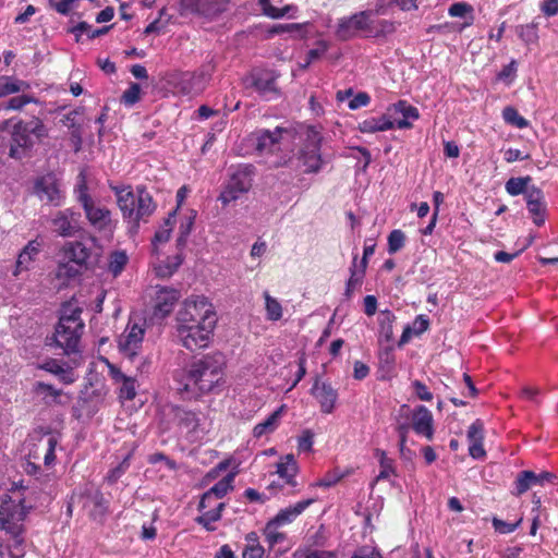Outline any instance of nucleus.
I'll list each match as a JSON object with an SVG mask.
<instances>
[{
  "mask_svg": "<svg viewBox=\"0 0 558 558\" xmlns=\"http://www.w3.org/2000/svg\"><path fill=\"white\" fill-rule=\"evenodd\" d=\"M305 144L301 150V161L305 167V172L315 173L322 169L323 159L320 155V133L315 128L306 130Z\"/></svg>",
  "mask_w": 558,
  "mask_h": 558,
  "instance_id": "14",
  "label": "nucleus"
},
{
  "mask_svg": "<svg viewBox=\"0 0 558 558\" xmlns=\"http://www.w3.org/2000/svg\"><path fill=\"white\" fill-rule=\"evenodd\" d=\"M399 26L397 21L371 17L368 38H386L396 33Z\"/></svg>",
  "mask_w": 558,
  "mask_h": 558,
  "instance_id": "33",
  "label": "nucleus"
},
{
  "mask_svg": "<svg viewBox=\"0 0 558 558\" xmlns=\"http://www.w3.org/2000/svg\"><path fill=\"white\" fill-rule=\"evenodd\" d=\"M404 233L399 229L392 230L388 235V253L396 254L404 246Z\"/></svg>",
  "mask_w": 558,
  "mask_h": 558,
  "instance_id": "56",
  "label": "nucleus"
},
{
  "mask_svg": "<svg viewBox=\"0 0 558 558\" xmlns=\"http://www.w3.org/2000/svg\"><path fill=\"white\" fill-rule=\"evenodd\" d=\"M35 99L28 95H20L10 98L4 105V109L8 110H21L26 105L34 102Z\"/></svg>",
  "mask_w": 558,
  "mask_h": 558,
  "instance_id": "60",
  "label": "nucleus"
},
{
  "mask_svg": "<svg viewBox=\"0 0 558 558\" xmlns=\"http://www.w3.org/2000/svg\"><path fill=\"white\" fill-rule=\"evenodd\" d=\"M284 409L286 405L279 407L267 418L256 424L253 428V436L255 438H262L263 436L274 433L280 424Z\"/></svg>",
  "mask_w": 558,
  "mask_h": 558,
  "instance_id": "34",
  "label": "nucleus"
},
{
  "mask_svg": "<svg viewBox=\"0 0 558 558\" xmlns=\"http://www.w3.org/2000/svg\"><path fill=\"white\" fill-rule=\"evenodd\" d=\"M74 195L77 203L82 206L88 223L104 238L110 240L116 229L111 211L93 199L83 175L74 187Z\"/></svg>",
  "mask_w": 558,
  "mask_h": 558,
  "instance_id": "4",
  "label": "nucleus"
},
{
  "mask_svg": "<svg viewBox=\"0 0 558 558\" xmlns=\"http://www.w3.org/2000/svg\"><path fill=\"white\" fill-rule=\"evenodd\" d=\"M396 7L395 0H376L373 8L366 10L371 12V17L388 15Z\"/></svg>",
  "mask_w": 558,
  "mask_h": 558,
  "instance_id": "57",
  "label": "nucleus"
},
{
  "mask_svg": "<svg viewBox=\"0 0 558 558\" xmlns=\"http://www.w3.org/2000/svg\"><path fill=\"white\" fill-rule=\"evenodd\" d=\"M235 478V473L230 472L219 482H217L211 488H209L206 493L203 494L201 501L198 504V510H204L210 507L211 500L214 498L221 499L229 492L233 489V483Z\"/></svg>",
  "mask_w": 558,
  "mask_h": 558,
  "instance_id": "25",
  "label": "nucleus"
},
{
  "mask_svg": "<svg viewBox=\"0 0 558 558\" xmlns=\"http://www.w3.org/2000/svg\"><path fill=\"white\" fill-rule=\"evenodd\" d=\"M282 133H287V130L279 126L274 131H260L256 137V149L260 153L271 151L279 143Z\"/></svg>",
  "mask_w": 558,
  "mask_h": 558,
  "instance_id": "35",
  "label": "nucleus"
},
{
  "mask_svg": "<svg viewBox=\"0 0 558 558\" xmlns=\"http://www.w3.org/2000/svg\"><path fill=\"white\" fill-rule=\"evenodd\" d=\"M34 194L46 205L61 206L64 201V193L60 180L53 174H46L36 179Z\"/></svg>",
  "mask_w": 558,
  "mask_h": 558,
  "instance_id": "15",
  "label": "nucleus"
},
{
  "mask_svg": "<svg viewBox=\"0 0 558 558\" xmlns=\"http://www.w3.org/2000/svg\"><path fill=\"white\" fill-rule=\"evenodd\" d=\"M146 331V322L131 318L118 339L119 351L123 356L133 360L142 350Z\"/></svg>",
  "mask_w": 558,
  "mask_h": 558,
  "instance_id": "10",
  "label": "nucleus"
},
{
  "mask_svg": "<svg viewBox=\"0 0 558 558\" xmlns=\"http://www.w3.org/2000/svg\"><path fill=\"white\" fill-rule=\"evenodd\" d=\"M313 23L307 21L303 23H288V24H274L262 26L264 29V37L270 39L276 35L288 33L293 39H306L308 37L310 28Z\"/></svg>",
  "mask_w": 558,
  "mask_h": 558,
  "instance_id": "22",
  "label": "nucleus"
},
{
  "mask_svg": "<svg viewBox=\"0 0 558 558\" xmlns=\"http://www.w3.org/2000/svg\"><path fill=\"white\" fill-rule=\"evenodd\" d=\"M214 70V58H211L208 64L203 65L197 72L181 73L177 84L178 89L187 96L201 94L205 89Z\"/></svg>",
  "mask_w": 558,
  "mask_h": 558,
  "instance_id": "13",
  "label": "nucleus"
},
{
  "mask_svg": "<svg viewBox=\"0 0 558 558\" xmlns=\"http://www.w3.org/2000/svg\"><path fill=\"white\" fill-rule=\"evenodd\" d=\"M111 26H104L101 28L94 29L89 24L86 22H80L77 25H75L71 32L78 38L83 34H86L88 38L94 39L96 37H99L101 35H105Z\"/></svg>",
  "mask_w": 558,
  "mask_h": 558,
  "instance_id": "52",
  "label": "nucleus"
},
{
  "mask_svg": "<svg viewBox=\"0 0 558 558\" xmlns=\"http://www.w3.org/2000/svg\"><path fill=\"white\" fill-rule=\"evenodd\" d=\"M357 256L355 255L353 258V264L350 268V278L347 281L345 287V296L351 298L353 292L361 287L363 282V278L365 276V267H362L361 265H357L356 263Z\"/></svg>",
  "mask_w": 558,
  "mask_h": 558,
  "instance_id": "38",
  "label": "nucleus"
},
{
  "mask_svg": "<svg viewBox=\"0 0 558 558\" xmlns=\"http://www.w3.org/2000/svg\"><path fill=\"white\" fill-rule=\"evenodd\" d=\"M369 102H371L369 95L365 92H360L355 96H352V98L350 99V101L348 104V107L350 110H356L362 107L368 106Z\"/></svg>",
  "mask_w": 558,
  "mask_h": 558,
  "instance_id": "63",
  "label": "nucleus"
},
{
  "mask_svg": "<svg viewBox=\"0 0 558 558\" xmlns=\"http://www.w3.org/2000/svg\"><path fill=\"white\" fill-rule=\"evenodd\" d=\"M226 507L225 502H219L214 509L203 511L201 515H198L195 521L204 526L206 531H215V526H213V523L219 521L222 515V511Z\"/></svg>",
  "mask_w": 558,
  "mask_h": 558,
  "instance_id": "40",
  "label": "nucleus"
},
{
  "mask_svg": "<svg viewBox=\"0 0 558 558\" xmlns=\"http://www.w3.org/2000/svg\"><path fill=\"white\" fill-rule=\"evenodd\" d=\"M92 251L81 241L66 242L62 248V259L57 268L59 279H73L87 269Z\"/></svg>",
  "mask_w": 558,
  "mask_h": 558,
  "instance_id": "7",
  "label": "nucleus"
},
{
  "mask_svg": "<svg viewBox=\"0 0 558 558\" xmlns=\"http://www.w3.org/2000/svg\"><path fill=\"white\" fill-rule=\"evenodd\" d=\"M315 501V498H308L301 500L293 506L286 507L281 509L270 521L280 526L290 524Z\"/></svg>",
  "mask_w": 558,
  "mask_h": 558,
  "instance_id": "29",
  "label": "nucleus"
},
{
  "mask_svg": "<svg viewBox=\"0 0 558 558\" xmlns=\"http://www.w3.org/2000/svg\"><path fill=\"white\" fill-rule=\"evenodd\" d=\"M389 112L392 116H402V118L416 120L418 119V110L409 105L405 100H399L397 104H393L389 107Z\"/></svg>",
  "mask_w": 558,
  "mask_h": 558,
  "instance_id": "50",
  "label": "nucleus"
},
{
  "mask_svg": "<svg viewBox=\"0 0 558 558\" xmlns=\"http://www.w3.org/2000/svg\"><path fill=\"white\" fill-rule=\"evenodd\" d=\"M180 296V291L174 288L156 286L154 319L162 320L169 316Z\"/></svg>",
  "mask_w": 558,
  "mask_h": 558,
  "instance_id": "17",
  "label": "nucleus"
},
{
  "mask_svg": "<svg viewBox=\"0 0 558 558\" xmlns=\"http://www.w3.org/2000/svg\"><path fill=\"white\" fill-rule=\"evenodd\" d=\"M26 83L12 76H0V98L23 90Z\"/></svg>",
  "mask_w": 558,
  "mask_h": 558,
  "instance_id": "46",
  "label": "nucleus"
},
{
  "mask_svg": "<svg viewBox=\"0 0 558 558\" xmlns=\"http://www.w3.org/2000/svg\"><path fill=\"white\" fill-rule=\"evenodd\" d=\"M40 369H44L50 374H53L65 385H70L75 381L76 377L72 367L66 363H61L58 360L50 359L39 365Z\"/></svg>",
  "mask_w": 558,
  "mask_h": 558,
  "instance_id": "31",
  "label": "nucleus"
},
{
  "mask_svg": "<svg viewBox=\"0 0 558 558\" xmlns=\"http://www.w3.org/2000/svg\"><path fill=\"white\" fill-rule=\"evenodd\" d=\"M537 485L536 473L533 471H521L514 481V494L520 496L531 487Z\"/></svg>",
  "mask_w": 558,
  "mask_h": 558,
  "instance_id": "41",
  "label": "nucleus"
},
{
  "mask_svg": "<svg viewBox=\"0 0 558 558\" xmlns=\"http://www.w3.org/2000/svg\"><path fill=\"white\" fill-rule=\"evenodd\" d=\"M81 214L66 208L59 210L52 219L54 231L63 238H70L75 235L81 230Z\"/></svg>",
  "mask_w": 558,
  "mask_h": 558,
  "instance_id": "18",
  "label": "nucleus"
},
{
  "mask_svg": "<svg viewBox=\"0 0 558 558\" xmlns=\"http://www.w3.org/2000/svg\"><path fill=\"white\" fill-rule=\"evenodd\" d=\"M34 391L37 393V395H44V396H49L51 398H53L54 400L61 396V390L59 389H56L53 386L49 385V384H46V383H43V381H37L35 385H34Z\"/></svg>",
  "mask_w": 558,
  "mask_h": 558,
  "instance_id": "61",
  "label": "nucleus"
},
{
  "mask_svg": "<svg viewBox=\"0 0 558 558\" xmlns=\"http://www.w3.org/2000/svg\"><path fill=\"white\" fill-rule=\"evenodd\" d=\"M57 446V439L54 436H47L41 437L38 442L34 446L35 448L31 450L28 454V460L25 464V472L27 474L35 475L37 474V471L39 470V465L36 464L34 461H31V459L39 460L44 459L45 465L49 466L54 462L56 456L54 450Z\"/></svg>",
  "mask_w": 558,
  "mask_h": 558,
  "instance_id": "16",
  "label": "nucleus"
},
{
  "mask_svg": "<svg viewBox=\"0 0 558 558\" xmlns=\"http://www.w3.org/2000/svg\"><path fill=\"white\" fill-rule=\"evenodd\" d=\"M395 122L392 121L389 109L379 117H369L359 123V131L362 133H376L392 130Z\"/></svg>",
  "mask_w": 558,
  "mask_h": 558,
  "instance_id": "30",
  "label": "nucleus"
},
{
  "mask_svg": "<svg viewBox=\"0 0 558 558\" xmlns=\"http://www.w3.org/2000/svg\"><path fill=\"white\" fill-rule=\"evenodd\" d=\"M266 319L278 322L283 316V308L280 302L271 296L267 291L264 292Z\"/></svg>",
  "mask_w": 558,
  "mask_h": 558,
  "instance_id": "43",
  "label": "nucleus"
},
{
  "mask_svg": "<svg viewBox=\"0 0 558 558\" xmlns=\"http://www.w3.org/2000/svg\"><path fill=\"white\" fill-rule=\"evenodd\" d=\"M469 441V453L473 459H483L486 451L483 447L484 440V424L481 420L474 421L466 433Z\"/></svg>",
  "mask_w": 558,
  "mask_h": 558,
  "instance_id": "27",
  "label": "nucleus"
},
{
  "mask_svg": "<svg viewBox=\"0 0 558 558\" xmlns=\"http://www.w3.org/2000/svg\"><path fill=\"white\" fill-rule=\"evenodd\" d=\"M252 173L253 167L248 165L241 166L233 172L219 196L222 205L227 206L248 192L252 186Z\"/></svg>",
  "mask_w": 558,
  "mask_h": 558,
  "instance_id": "11",
  "label": "nucleus"
},
{
  "mask_svg": "<svg viewBox=\"0 0 558 558\" xmlns=\"http://www.w3.org/2000/svg\"><path fill=\"white\" fill-rule=\"evenodd\" d=\"M171 413L173 421L181 429L185 430L186 433L197 430L201 422L199 413L181 405H173L171 408Z\"/></svg>",
  "mask_w": 558,
  "mask_h": 558,
  "instance_id": "28",
  "label": "nucleus"
},
{
  "mask_svg": "<svg viewBox=\"0 0 558 558\" xmlns=\"http://www.w3.org/2000/svg\"><path fill=\"white\" fill-rule=\"evenodd\" d=\"M515 33L526 45L536 44L538 40V27L535 23L519 25L515 28Z\"/></svg>",
  "mask_w": 558,
  "mask_h": 558,
  "instance_id": "49",
  "label": "nucleus"
},
{
  "mask_svg": "<svg viewBox=\"0 0 558 558\" xmlns=\"http://www.w3.org/2000/svg\"><path fill=\"white\" fill-rule=\"evenodd\" d=\"M108 373L114 384L119 385V397L124 400H133L136 396V379L126 376L117 365L106 360Z\"/></svg>",
  "mask_w": 558,
  "mask_h": 558,
  "instance_id": "23",
  "label": "nucleus"
},
{
  "mask_svg": "<svg viewBox=\"0 0 558 558\" xmlns=\"http://www.w3.org/2000/svg\"><path fill=\"white\" fill-rule=\"evenodd\" d=\"M502 118L507 124L513 125L518 129H525L529 126V121L520 116L514 107H505L502 110Z\"/></svg>",
  "mask_w": 558,
  "mask_h": 558,
  "instance_id": "51",
  "label": "nucleus"
},
{
  "mask_svg": "<svg viewBox=\"0 0 558 558\" xmlns=\"http://www.w3.org/2000/svg\"><path fill=\"white\" fill-rule=\"evenodd\" d=\"M223 356L205 355L192 362L174 376L178 389L189 396L214 391L223 380Z\"/></svg>",
  "mask_w": 558,
  "mask_h": 558,
  "instance_id": "1",
  "label": "nucleus"
},
{
  "mask_svg": "<svg viewBox=\"0 0 558 558\" xmlns=\"http://www.w3.org/2000/svg\"><path fill=\"white\" fill-rule=\"evenodd\" d=\"M473 8L466 2H456L448 9V13L452 17H465L468 14H472ZM473 23V16L470 15V21L464 26H470Z\"/></svg>",
  "mask_w": 558,
  "mask_h": 558,
  "instance_id": "54",
  "label": "nucleus"
},
{
  "mask_svg": "<svg viewBox=\"0 0 558 558\" xmlns=\"http://www.w3.org/2000/svg\"><path fill=\"white\" fill-rule=\"evenodd\" d=\"M193 225H194V216L193 215L185 216L181 220L180 227H179V232H178V238H177L178 251L184 250V247L187 243V238L190 236V234L192 232Z\"/></svg>",
  "mask_w": 558,
  "mask_h": 558,
  "instance_id": "47",
  "label": "nucleus"
},
{
  "mask_svg": "<svg viewBox=\"0 0 558 558\" xmlns=\"http://www.w3.org/2000/svg\"><path fill=\"white\" fill-rule=\"evenodd\" d=\"M40 246L41 244L37 240H33L27 243V245L19 254L14 271L15 276L20 275L22 271L28 270L32 267L36 256L40 252Z\"/></svg>",
  "mask_w": 558,
  "mask_h": 558,
  "instance_id": "32",
  "label": "nucleus"
},
{
  "mask_svg": "<svg viewBox=\"0 0 558 558\" xmlns=\"http://www.w3.org/2000/svg\"><path fill=\"white\" fill-rule=\"evenodd\" d=\"M175 223V210L170 213L163 220L162 225L157 229L153 239V246L157 250L159 244H163L169 241L173 226Z\"/></svg>",
  "mask_w": 558,
  "mask_h": 558,
  "instance_id": "39",
  "label": "nucleus"
},
{
  "mask_svg": "<svg viewBox=\"0 0 558 558\" xmlns=\"http://www.w3.org/2000/svg\"><path fill=\"white\" fill-rule=\"evenodd\" d=\"M141 99V86L137 83H131L129 88H126L122 96L121 102L126 107H132Z\"/></svg>",
  "mask_w": 558,
  "mask_h": 558,
  "instance_id": "55",
  "label": "nucleus"
},
{
  "mask_svg": "<svg viewBox=\"0 0 558 558\" xmlns=\"http://www.w3.org/2000/svg\"><path fill=\"white\" fill-rule=\"evenodd\" d=\"M369 21L371 12H366V10L343 16L337 22L335 36L341 41L350 40L357 35L368 38Z\"/></svg>",
  "mask_w": 558,
  "mask_h": 558,
  "instance_id": "12",
  "label": "nucleus"
},
{
  "mask_svg": "<svg viewBox=\"0 0 558 558\" xmlns=\"http://www.w3.org/2000/svg\"><path fill=\"white\" fill-rule=\"evenodd\" d=\"M412 388L415 396L422 401H430L433 399V393L428 390L427 386L420 381H412Z\"/></svg>",
  "mask_w": 558,
  "mask_h": 558,
  "instance_id": "64",
  "label": "nucleus"
},
{
  "mask_svg": "<svg viewBox=\"0 0 558 558\" xmlns=\"http://www.w3.org/2000/svg\"><path fill=\"white\" fill-rule=\"evenodd\" d=\"M216 319V313L213 308V305L208 302L205 296H192L186 299L181 308L177 313V326L179 325H190V324H201L205 319L207 320Z\"/></svg>",
  "mask_w": 558,
  "mask_h": 558,
  "instance_id": "8",
  "label": "nucleus"
},
{
  "mask_svg": "<svg viewBox=\"0 0 558 558\" xmlns=\"http://www.w3.org/2000/svg\"><path fill=\"white\" fill-rule=\"evenodd\" d=\"M32 507V505H26L25 498H22L17 502L5 501L0 508V530L12 538V543L8 546L12 558H21L24 555L23 521Z\"/></svg>",
  "mask_w": 558,
  "mask_h": 558,
  "instance_id": "3",
  "label": "nucleus"
},
{
  "mask_svg": "<svg viewBox=\"0 0 558 558\" xmlns=\"http://www.w3.org/2000/svg\"><path fill=\"white\" fill-rule=\"evenodd\" d=\"M531 182L532 178L530 175L512 177L506 182L505 190L510 196L523 195L525 198L532 189Z\"/></svg>",
  "mask_w": 558,
  "mask_h": 558,
  "instance_id": "37",
  "label": "nucleus"
},
{
  "mask_svg": "<svg viewBox=\"0 0 558 558\" xmlns=\"http://www.w3.org/2000/svg\"><path fill=\"white\" fill-rule=\"evenodd\" d=\"M524 199L533 222L538 227L543 226L546 220V202L543 191L532 185L529 195Z\"/></svg>",
  "mask_w": 558,
  "mask_h": 558,
  "instance_id": "24",
  "label": "nucleus"
},
{
  "mask_svg": "<svg viewBox=\"0 0 558 558\" xmlns=\"http://www.w3.org/2000/svg\"><path fill=\"white\" fill-rule=\"evenodd\" d=\"M316 46V48L308 50L306 54V64H301L302 69L308 68L313 61L323 57L329 49V44L326 40H318Z\"/></svg>",
  "mask_w": 558,
  "mask_h": 558,
  "instance_id": "58",
  "label": "nucleus"
},
{
  "mask_svg": "<svg viewBox=\"0 0 558 558\" xmlns=\"http://www.w3.org/2000/svg\"><path fill=\"white\" fill-rule=\"evenodd\" d=\"M117 204L130 229L136 232L140 222L146 221L156 210V204L144 186L132 190L131 186L113 187Z\"/></svg>",
  "mask_w": 558,
  "mask_h": 558,
  "instance_id": "2",
  "label": "nucleus"
},
{
  "mask_svg": "<svg viewBox=\"0 0 558 558\" xmlns=\"http://www.w3.org/2000/svg\"><path fill=\"white\" fill-rule=\"evenodd\" d=\"M352 558H383L378 549L371 545H364L355 549Z\"/></svg>",
  "mask_w": 558,
  "mask_h": 558,
  "instance_id": "62",
  "label": "nucleus"
},
{
  "mask_svg": "<svg viewBox=\"0 0 558 558\" xmlns=\"http://www.w3.org/2000/svg\"><path fill=\"white\" fill-rule=\"evenodd\" d=\"M10 157L21 159L37 143L48 136V129L39 118L29 121L17 120L12 124Z\"/></svg>",
  "mask_w": 558,
  "mask_h": 558,
  "instance_id": "5",
  "label": "nucleus"
},
{
  "mask_svg": "<svg viewBox=\"0 0 558 558\" xmlns=\"http://www.w3.org/2000/svg\"><path fill=\"white\" fill-rule=\"evenodd\" d=\"M396 317L390 311H384L379 314V328L380 335L387 340L390 341L393 336L392 324Z\"/></svg>",
  "mask_w": 558,
  "mask_h": 558,
  "instance_id": "53",
  "label": "nucleus"
},
{
  "mask_svg": "<svg viewBox=\"0 0 558 558\" xmlns=\"http://www.w3.org/2000/svg\"><path fill=\"white\" fill-rule=\"evenodd\" d=\"M270 19L279 20L284 16H288L289 19H295L298 16L299 9L294 4H288L283 8H277L270 10Z\"/></svg>",
  "mask_w": 558,
  "mask_h": 558,
  "instance_id": "59",
  "label": "nucleus"
},
{
  "mask_svg": "<svg viewBox=\"0 0 558 558\" xmlns=\"http://www.w3.org/2000/svg\"><path fill=\"white\" fill-rule=\"evenodd\" d=\"M129 257L124 251H113L108 257V271L118 277L128 264Z\"/></svg>",
  "mask_w": 558,
  "mask_h": 558,
  "instance_id": "45",
  "label": "nucleus"
},
{
  "mask_svg": "<svg viewBox=\"0 0 558 558\" xmlns=\"http://www.w3.org/2000/svg\"><path fill=\"white\" fill-rule=\"evenodd\" d=\"M280 525L272 521H268L264 529L265 542L269 548H274L277 545H282L287 541V535L279 531Z\"/></svg>",
  "mask_w": 558,
  "mask_h": 558,
  "instance_id": "42",
  "label": "nucleus"
},
{
  "mask_svg": "<svg viewBox=\"0 0 558 558\" xmlns=\"http://www.w3.org/2000/svg\"><path fill=\"white\" fill-rule=\"evenodd\" d=\"M80 308H64L56 327L54 341L65 354L77 351L78 342L84 329Z\"/></svg>",
  "mask_w": 558,
  "mask_h": 558,
  "instance_id": "6",
  "label": "nucleus"
},
{
  "mask_svg": "<svg viewBox=\"0 0 558 558\" xmlns=\"http://www.w3.org/2000/svg\"><path fill=\"white\" fill-rule=\"evenodd\" d=\"M229 0H180V14L181 15H213L222 11L223 5Z\"/></svg>",
  "mask_w": 558,
  "mask_h": 558,
  "instance_id": "19",
  "label": "nucleus"
},
{
  "mask_svg": "<svg viewBox=\"0 0 558 558\" xmlns=\"http://www.w3.org/2000/svg\"><path fill=\"white\" fill-rule=\"evenodd\" d=\"M298 471L299 466L293 454H286L277 463V473L290 486L296 485L294 477Z\"/></svg>",
  "mask_w": 558,
  "mask_h": 558,
  "instance_id": "36",
  "label": "nucleus"
},
{
  "mask_svg": "<svg viewBox=\"0 0 558 558\" xmlns=\"http://www.w3.org/2000/svg\"><path fill=\"white\" fill-rule=\"evenodd\" d=\"M215 326L216 323L208 318L201 324L179 325L175 326L177 336L184 348L193 351L207 347Z\"/></svg>",
  "mask_w": 558,
  "mask_h": 558,
  "instance_id": "9",
  "label": "nucleus"
},
{
  "mask_svg": "<svg viewBox=\"0 0 558 558\" xmlns=\"http://www.w3.org/2000/svg\"><path fill=\"white\" fill-rule=\"evenodd\" d=\"M248 82L250 86L254 87L259 95L267 99H272L278 94L276 77L269 70H253L248 76Z\"/></svg>",
  "mask_w": 558,
  "mask_h": 558,
  "instance_id": "21",
  "label": "nucleus"
},
{
  "mask_svg": "<svg viewBox=\"0 0 558 558\" xmlns=\"http://www.w3.org/2000/svg\"><path fill=\"white\" fill-rule=\"evenodd\" d=\"M90 502L93 504V508L90 510V514L94 519L102 518L107 511L109 501L105 498L104 494L99 490H96L89 496Z\"/></svg>",
  "mask_w": 558,
  "mask_h": 558,
  "instance_id": "48",
  "label": "nucleus"
},
{
  "mask_svg": "<svg viewBox=\"0 0 558 558\" xmlns=\"http://www.w3.org/2000/svg\"><path fill=\"white\" fill-rule=\"evenodd\" d=\"M375 456L379 459L380 471L377 475L376 480H387L392 475H396L395 461L387 457V453L384 450L377 449L375 451Z\"/></svg>",
  "mask_w": 558,
  "mask_h": 558,
  "instance_id": "44",
  "label": "nucleus"
},
{
  "mask_svg": "<svg viewBox=\"0 0 558 558\" xmlns=\"http://www.w3.org/2000/svg\"><path fill=\"white\" fill-rule=\"evenodd\" d=\"M311 395L319 403L323 413L330 414L333 412L338 400V391L330 383L316 378L311 388Z\"/></svg>",
  "mask_w": 558,
  "mask_h": 558,
  "instance_id": "20",
  "label": "nucleus"
},
{
  "mask_svg": "<svg viewBox=\"0 0 558 558\" xmlns=\"http://www.w3.org/2000/svg\"><path fill=\"white\" fill-rule=\"evenodd\" d=\"M413 430L428 440L434 437V418L432 412L424 405H418L412 415Z\"/></svg>",
  "mask_w": 558,
  "mask_h": 558,
  "instance_id": "26",
  "label": "nucleus"
}]
</instances>
